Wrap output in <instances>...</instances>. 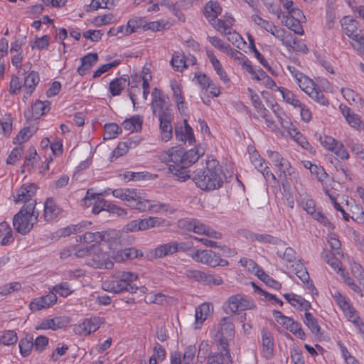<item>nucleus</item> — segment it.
Returning <instances> with one entry per match:
<instances>
[{
    "mask_svg": "<svg viewBox=\"0 0 364 364\" xmlns=\"http://www.w3.org/2000/svg\"><path fill=\"white\" fill-rule=\"evenodd\" d=\"M275 38L281 41L283 46H289L291 42V33L287 31L284 28H281L273 24L268 31Z\"/></svg>",
    "mask_w": 364,
    "mask_h": 364,
    "instance_id": "obj_49",
    "label": "nucleus"
},
{
    "mask_svg": "<svg viewBox=\"0 0 364 364\" xmlns=\"http://www.w3.org/2000/svg\"><path fill=\"white\" fill-rule=\"evenodd\" d=\"M36 201L24 204L14 216L13 225L16 232L27 234L37 223L39 213L36 210Z\"/></svg>",
    "mask_w": 364,
    "mask_h": 364,
    "instance_id": "obj_3",
    "label": "nucleus"
},
{
    "mask_svg": "<svg viewBox=\"0 0 364 364\" xmlns=\"http://www.w3.org/2000/svg\"><path fill=\"white\" fill-rule=\"evenodd\" d=\"M301 208L310 215L314 220L319 222L321 224L329 228L330 229L333 228V225L329 222L328 218L322 213L321 211L316 208V204L313 199H311L308 195H304L299 201Z\"/></svg>",
    "mask_w": 364,
    "mask_h": 364,
    "instance_id": "obj_12",
    "label": "nucleus"
},
{
    "mask_svg": "<svg viewBox=\"0 0 364 364\" xmlns=\"http://www.w3.org/2000/svg\"><path fill=\"white\" fill-rule=\"evenodd\" d=\"M191 257L196 261L211 267L217 266L225 267L228 265L226 259L220 258L215 252L208 250H196L191 255Z\"/></svg>",
    "mask_w": 364,
    "mask_h": 364,
    "instance_id": "obj_9",
    "label": "nucleus"
},
{
    "mask_svg": "<svg viewBox=\"0 0 364 364\" xmlns=\"http://www.w3.org/2000/svg\"><path fill=\"white\" fill-rule=\"evenodd\" d=\"M57 299L55 293L50 292L46 295L33 299L28 306L31 311H37L53 306L57 302Z\"/></svg>",
    "mask_w": 364,
    "mask_h": 364,
    "instance_id": "obj_22",
    "label": "nucleus"
},
{
    "mask_svg": "<svg viewBox=\"0 0 364 364\" xmlns=\"http://www.w3.org/2000/svg\"><path fill=\"white\" fill-rule=\"evenodd\" d=\"M14 240L13 232L9 223L5 221L0 223V245H9Z\"/></svg>",
    "mask_w": 364,
    "mask_h": 364,
    "instance_id": "obj_47",
    "label": "nucleus"
},
{
    "mask_svg": "<svg viewBox=\"0 0 364 364\" xmlns=\"http://www.w3.org/2000/svg\"><path fill=\"white\" fill-rule=\"evenodd\" d=\"M296 83L302 91L317 103L323 106H327L329 104L328 100L325 97L319 87L306 75H304Z\"/></svg>",
    "mask_w": 364,
    "mask_h": 364,
    "instance_id": "obj_7",
    "label": "nucleus"
},
{
    "mask_svg": "<svg viewBox=\"0 0 364 364\" xmlns=\"http://www.w3.org/2000/svg\"><path fill=\"white\" fill-rule=\"evenodd\" d=\"M226 304L227 307L232 313L252 309L255 307V304L253 301L241 294H236L230 296Z\"/></svg>",
    "mask_w": 364,
    "mask_h": 364,
    "instance_id": "obj_16",
    "label": "nucleus"
},
{
    "mask_svg": "<svg viewBox=\"0 0 364 364\" xmlns=\"http://www.w3.org/2000/svg\"><path fill=\"white\" fill-rule=\"evenodd\" d=\"M60 208L52 198H48L44 204L43 218L46 221H51L58 217Z\"/></svg>",
    "mask_w": 364,
    "mask_h": 364,
    "instance_id": "obj_43",
    "label": "nucleus"
},
{
    "mask_svg": "<svg viewBox=\"0 0 364 364\" xmlns=\"http://www.w3.org/2000/svg\"><path fill=\"white\" fill-rule=\"evenodd\" d=\"M90 257L86 259V264L96 269H112L114 267V262L110 258V255L105 252L97 245H90Z\"/></svg>",
    "mask_w": 364,
    "mask_h": 364,
    "instance_id": "obj_6",
    "label": "nucleus"
},
{
    "mask_svg": "<svg viewBox=\"0 0 364 364\" xmlns=\"http://www.w3.org/2000/svg\"><path fill=\"white\" fill-rule=\"evenodd\" d=\"M50 109L49 101L36 100L31 106V109L25 112L24 116L27 119H37L48 112Z\"/></svg>",
    "mask_w": 364,
    "mask_h": 364,
    "instance_id": "obj_23",
    "label": "nucleus"
},
{
    "mask_svg": "<svg viewBox=\"0 0 364 364\" xmlns=\"http://www.w3.org/2000/svg\"><path fill=\"white\" fill-rule=\"evenodd\" d=\"M134 209L137 210L139 212L159 213L162 212H168L169 210V206L166 204L161 203L156 200L145 199L141 196V200H139Z\"/></svg>",
    "mask_w": 364,
    "mask_h": 364,
    "instance_id": "obj_18",
    "label": "nucleus"
},
{
    "mask_svg": "<svg viewBox=\"0 0 364 364\" xmlns=\"http://www.w3.org/2000/svg\"><path fill=\"white\" fill-rule=\"evenodd\" d=\"M234 22L235 19L232 16L225 14L220 18H216L210 23L217 31L224 35L228 33V31L232 30Z\"/></svg>",
    "mask_w": 364,
    "mask_h": 364,
    "instance_id": "obj_34",
    "label": "nucleus"
},
{
    "mask_svg": "<svg viewBox=\"0 0 364 364\" xmlns=\"http://www.w3.org/2000/svg\"><path fill=\"white\" fill-rule=\"evenodd\" d=\"M170 86L178 110L181 114H185L187 111V105L182 95L181 86L175 79L171 80Z\"/></svg>",
    "mask_w": 364,
    "mask_h": 364,
    "instance_id": "obj_30",
    "label": "nucleus"
},
{
    "mask_svg": "<svg viewBox=\"0 0 364 364\" xmlns=\"http://www.w3.org/2000/svg\"><path fill=\"white\" fill-rule=\"evenodd\" d=\"M37 191V186L34 183H25L23 184L18 189L16 190V195L14 196V201L15 203H29L32 201Z\"/></svg>",
    "mask_w": 364,
    "mask_h": 364,
    "instance_id": "obj_21",
    "label": "nucleus"
},
{
    "mask_svg": "<svg viewBox=\"0 0 364 364\" xmlns=\"http://www.w3.org/2000/svg\"><path fill=\"white\" fill-rule=\"evenodd\" d=\"M170 63L176 71L182 72L188 67L185 56L180 53L173 54Z\"/></svg>",
    "mask_w": 364,
    "mask_h": 364,
    "instance_id": "obj_58",
    "label": "nucleus"
},
{
    "mask_svg": "<svg viewBox=\"0 0 364 364\" xmlns=\"http://www.w3.org/2000/svg\"><path fill=\"white\" fill-rule=\"evenodd\" d=\"M102 241L107 242L109 249L124 245L122 232L114 229L102 231Z\"/></svg>",
    "mask_w": 364,
    "mask_h": 364,
    "instance_id": "obj_27",
    "label": "nucleus"
},
{
    "mask_svg": "<svg viewBox=\"0 0 364 364\" xmlns=\"http://www.w3.org/2000/svg\"><path fill=\"white\" fill-rule=\"evenodd\" d=\"M285 299L294 308L299 311H309L311 308V304L302 296L293 294H284Z\"/></svg>",
    "mask_w": 364,
    "mask_h": 364,
    "instance_id": "obj_37",
    "label": "nucleus"
},
{
    "mask_svg": "<svg viewBox=\"0 0 364 364\" xmlns=\"http://www.w3.org/2000/svg\"><path fill=\"white\" fill-rule=\"evenodd\" d=\"M283 23L289 30L295 34L302 36L304 31L301 23L306 21V17L300 9L292 10L291 14L283 16Z\"/></svg>",
    "mask_w": 364,
    "mask_h": 364,
    "instance_id": "obj_13",
    "label": "nucleus"
},
{
    "mask_svg": "<svg viewBox=\"0 0 364 364\" xmlns=\"http://www.w3.org/2000/svg\"><path fill=\"white\" fill-rule=\"evenodd\" d=\"M207 56L212 64L215 71L219 75L220 79L225 83L228 84L230 82V79L223 69L220 62L214 55L213 51L209 49L206 50Z\"/></svg>",
    "mask_w": 364,
    "mask_h": 364,
    "instance_id": "obj_41",
    "label": "nucleus"
},
{
    "mask_svg": "<svg viewBox=\"0 0 364 364\" xmlns=\"http://www.w3.org/2000/svg\"><path fill=\"white\" fill-rule=\"evenodd\" d=\"M210 311V305L208 303H203L196 308L194 328H200L206 320Z\"/></svg>",
    "mask_w": 364,
    "mask_h": 364,
    "instance_id": "obj_45",
    "label": "nucleus"
},
{
    "mask_svg": "<svg viewBox=\"0 0 364 364\" xmlns=\"http://www.w3.org/2000/svg\"><path fill=\"white\" fill-rule=\"evenodd\" d=\"M39 160L40 156L37 154L36 149L34 147L28 148L27 155L22 166V172H24L25 168L28 170L33 168Z\"/></svg>",
    "mask_w": 364,
    "mask_h": 364,
    "instance_id": "obj_55",
    "label": "nucleus"
},
{
    "mask_svg": "<svg viewBox=\"0 0 364 364\" xmlns=\"http://www.w3.org/2000/svg\"><path fill=\"white\" fill-rule=\"evenodd\" d=\"M151 107L154 115L159 117L164 114H171L160 90L154 87L151 92Z\"/></svg>",
    "mask_w": 364,
    "mask_h": 364,
    "instance_id": "obj_19",
    "label": "nucleus"
},
{
    "mask_svg": "<svg viewBox=\"0 0 364 364\" xmlns=\"http://www.w3.org/2000/svg\"><path fill=\"white\" fill-rule=\"evenodd\" d=\"M341 93L343 97L348 101L350 105L357 107H363L364 101L361 96L355 92L354 90L350 88H342Z\"/></svg>",
    "mask_w": 364,
    "mask_h": 364,
    "instance_id": "obj_51",
    "label": "nucleus"
},
{
    "mask_svg": "<svg viewBox=\"0 0 364 364\" xmlns=\"http://www.w3.org/2000/svg\"><path fill=\"white\" fill-rule=\"evenodd\" d=\"M102 323L103 321L100 317L85 318L82 323L75 326L73 330L79 336H87L98 330Z\"/></svg>",
    "mask_w": 364,
    "mask_h": 364,
    "instance_id": "obj_17",
    "label": "nucleus"
},
{
    "mask_svg": "<svg viewBox=\"0 0 364 364\" xmlns=\"http://www.w3.org/2000/svg\"><path fill=\"white\" fill-rule=\"evenodd\" d=\"M18 348L21 355L26 358L30 355L33 348V339L31 336H26L20 340Z\"/></svg>",
    "mask_w": 364,
    "mask_h": 364,
    "instance_id": "obj_59",
    "label": "nucleus"
},
{
    "mask_svg": "<svg viewBox=\"0 0 364 364\" xmlns=\"http://www.w3.org/2000/svg\"><path fill=\"white\" fill-rule=\"evenodd\" d=\"M213 331L215 332L213 337L216 341L218 348L229 349L228 339H232L235 336V326L230 317H223L220 323L215 326Z\"/></svg>",
    "mask_w": 364,
    "mask_h": 364,
    "instance_id": "obj_4",
    "label": "nucleus"
},
{
    "mask_svg": "<svg viewBox=\"0 0 364 364\" xmlns=\"http://www.w3.org/2000/svg\"><path fill=\"white\" fill-rule=\"evenodd\" d=\"M277 91L280 92L284 102L293 107V108L298 109L303 104L297 95L291 90L285 87H278Z\"/></svg>",
    "mask_w": 364,
    "mask_h": 364,
    "instance_id": "obj_44",
    "label": "nucleus"
},
{
    "mask_svg": "<svg viewBox=\"0 0 364 364\" xmlns=\"http://www.w3.org/2000/svg\"><path fill=\"white\" fill-rule=\"evenodd\" d=\"M102 193H95L92 188L88 189L86 195L83 198L85 205L90 206L93 204L92 213L94 214H99L102 211L108 210L109 202L105 199H101L98 196H102Z\"/></svg>",
    "mask_w": 364,
    "mask_h": 364,
    "instance_id": "obj_15",
    "label": "nucleus"
},
{
    "mask_svg": "<svg viewBox=\"0 0 364 364\" xmlns=\"http://www.w3.org/2000/svg\"><path fill=\"white\" fill-rule=\"evenodd\" d=\"M129 85V77L123 75L112 80L109 83V90L112 96L115 97L121 94L122 91Z\"/></svg>",
    "mask_w": 364,
    "mask_h": 364,
    "instance_id": "obj_39",
    "label": "nucleus"
},
{
    "mask_svg": "<svg viewBox=\"0 0 364 364\" xmlns=\"http://www.w3.org/2000/svg\"><path fill=\"white\" fill-rule=\"evenodd\" d=\"M98 60L97 53H90L80 58L81 65L78 67L77 73L83 76L94 66Z\"/></svg>",
    "mask_w": 364,
    "mask_h": 364,
    "instance_id": "obj_40",
    "label": "nucleus"
},
{
    "mask_svg": "<svg viewBox=\"0 0 364 364\" xmlns=\"http://www.w3.org/2000/svg\"><path fill=\"white\" fill-rule=\"evenodd\" d=\"M39 80L40 79L38 73L36 71L30 72L28 75L25 77L23 85V90L25 92L23 97L24 102H26L28 97H30L34 92L36 85L39 82Z\"/></svg>",
    "mask_w": 364,
    "mask_h": 364,
    "instance_id": "obj_32",
    "label": "nucleus"
},
{
    "mask_svg": "<svg viewBox=\"0 0 364 364\" xmlns=\"http://www.w3.org/2000/svg\"><path fill=\"white\" fill-rule=\"evenodd\" d=\"M303 322L314 336H321V328L318 325L317 319L308 311H306L304 314Z\"/></svg>",
    "mask_w": 364,
    "mask_h": 364,
    "instance_id": "obj_52",
    "label": "nucleus"
},
{
    "mask_svg": "<svg viewBox=\"0 0 364 364\" xmlns=\"http://www.w3.org/2000/svg\"><path fill=\"white\" fill-rule=\"evenodd\" d=\"M165 220L158 217L134 220L124 226L123 231L125 232L142 231L154 227L163 226Z\"/></svg>",
    "mask_w": 364,
    "mask_h": 364,
    "instance_id": "obj_10",
    "label": "nucleus"
},
{
    "mask_svg": "<svg viewBox=\"0 0 364 364\" xmlns=\"http://www.w3.org/2000/svg\"><path fill=\"white\" fill-rule=\"evenodd\" d=\"M161 161L168 163V165L183 164V148L171 147L160 155Z\"/></svg>",
    "mask_w": 364,
    "mask_h": 364,
    "instance_id": "obj_26",
    "label": "nucleus"
},
{
    "mask_svg": "<svg viewBox=\"0 0 364 364\" xmlns=\"http://www.w3.org/2000/svg\"><path fill=\"white\" fill-rule=\"evenodd\" d=\"M202 154L199 153L198 149H192L185 151L183 149V164L189 166L196 163Z\"/></svg>",
    "mask_w": 364,
    "mask_h": 364,
    "instance_id": "obj_61",
    "label": "nucleus"
},
{
    "mask_svg": "<svg viewBox=\"0 0 364 364\" xmlns=\"http://www.w3.org/2000/svg\"><path fill=\"white\" fill-rule=\"evenodd\" d=\"M178 226L180 229L193 232L198 235H205L213 239L222 238V233L203 223L198 219L186 218L178 220Z\"/></svg>",
    "mask_w": 364,
    "mask_h": 364,
    "instance_id": "obj_5",
    "label": "nucleus"
},
{
    "mask_svg": "<svg viewBox=\"0 0 364 364\" xmlns=\"http://www.w3.org/2000/svg\"><path fill=\"white\" fill-rule=\"evenodd\" d=\"M143 124V119L139 115H134L132 117L125 119L122 126L124 129L133 133L140 132Z\"/></svg>",
    "mask_w": 364,
    "mask_h": 364,
    "instance_id": "obj_48",
    "label": "nucleus"
},
{
    "mask_svg": "<svg viewBox=\"0 0 364 364\" xmlns=\"http://www.w3.org/2000/svg\"><path fill=\"white\" fill-rule=\"evenodd\" d=\"M102 231L94 232L86 231L82 235H77V237H76V241L85 243H99L102 242Z\"/></svg>",
    "mask_w": 364,
    "mask_h": 364,
    "instance_id": "obj_56",
    "label": "nucleus"
},
{
    "mask_svg": "<svg viewBox=\"0 0 364 364\" xmlns=\"http://www.w3.org/2000/svg\"><path fill=\"white\" fill-rule=\"evenodd\" d=\"M339 108L342 115L352 128L356 130H360L364 127V124L363 123L360 117L352 112L348 107L346 105H340Z\"/></svg>",
    "mask_w": 364,
    "mask_h": 364,
    "instance_id": "obj_31",
    "label": "nucleus"
},
{
    "mask_svg": "<svg viewBox=\"0 0 364 364\" xmlns=\"http://www.w3.org/2000/svg\"><path fill=\"white\" fill-rule=\"evenodd\" d=\"M277 255L284 260L287 262V265L289 266H295L294 262L298 259L296 252L291 247H287L284 251L278 250Z\"/></svg>",
    "mask_w": 364,
    "mask_h": 364,
    "instance_id": "obj_57",
    "label": "nucleus"
},
{
    "mask_svg": "<svg viewBox=\"0 0 364 364\" xmlns=\"http://www.w3.org/2000/svg\"><path fill=\"white\" fill-rule=\"evenodd\" d=\"M255 274L259 279L270 287L274 289H279L282 287V284L279 282L269 277L262 269L257 268Z\"/></svg>",
    "mask_w": 364,
    "mask_h": 364,
    "instance_id": "obj_60",
    "label": "nucleus"
},
{
    "mask_svg": "<svg viewBox=\"0 0 364 364\" xmlns=\"http://www.w3.org/2000/svg\"><path fill=\"white\" fill-rule=\"evenodd\" d=\"M331 294L347 318L356 312L355 309L351 305L350 299L346 296L342 294L338 291H331Z\"/></svg>",
    "mask_w": 364,
    "mask_h": 364,
    "instance_id": "obj_25",
    "label": "nucleus"
},
{
    "mask_svg": "<svg viewBox=\"0 0 364 364\" xmlns=\"http://www.w3.org/2000/svg\"><path fill=\"white\" fill-rule=\"evenodd\" d=\"M341 26L344 33L354 42L361 36L358 31V22L350 16H345L341 21Z\"/></svg>",
    "mask_w": 364,
    "mask_h": 364,
    "instance_id": "obj_28",
    "label": "nucleus"
},
{
    "mask_svg": "<svg viewBox=\"0 0 364 364\" xmlns=\"http://www.w3.org/2000/svg\"><path fill=\"white\" fill-rule=\"evenodd\" d=\"M289 134L294 138V141L303 149L309 151L310 153L314 152V148L311 146L306 137L301 134L297 129L292 127L289 131Z\"/></svg>",
    "mask_w": 364,
    "mask_h": 364,
    "instance_id": "obj_54",
    "label": "nucleus"
},
{
    "mask_svg": "<svg viewBox=\"0 0 364 364\" xmlns=\"http://www.w3.org/2000/svg\"><path fill=\"white\" fill-rule=\"evenodd\" d=\"M243 70H246L251 75L252 79H253L257 82H261V80H262V77H264V75L265 73V72L263 70H262L261 68H254L252 65L251 62L245 63Z\"/></svg>",
    "mask_w": 364,
    "mask_h": 364,
    "instance_id": "obj_62",
    "label": "nucleus"
},
{
    "mask_svg": "<svg viewBox=\"0 0 364 364\" xmlns=\"http://www.w3.org/2000/svg\"><path fill=\"white\" fill-rule=\"evenodd\" d=\"M225 175L219 162L210 159L206 161L205 167L193 171L192 179L198 188L204 191L220 188L224 182Z\"/></svg>",
    "mask_w": 364,
    "mask_h": 364,
    "instance_id": "obj_1",
    "label": "nucleus"
},
{
    "mask_svg": "<svg viewBox=\"0 0 364 364\" xmlns=\"http://www.w3.org/2000/svg\"><path fill=\"white\" fill-rule=\"evenodd\" d=\"M219 353H213L207 357V364H231L232 358L230 350L218 348Z\"/></svg>",
    "mask_w": 364,
    "mask_h": 364,
    "instance_id": "obj_33",
    "label": "nucleus"
},
{
    "mask_svg": "<svg viewBox=\"0 0 364 364\" xmlns=\"http://www.w3.org/2000/svg\"><path fill=\"white\" fill-rule=\"evenodd\" d=\"M114 197L125 200L127 205L134 209L139 200H141V193L135 188H117L114 190L109 189Z\"/></svg>",
    "mask_w": 364,
    "mask_h": 364,
    "instance_id": "obj_14",
    "label": "nucleus"
},
{
    "mask_svg": "<svg viewBox=\"0 0 364 364\" xmlns=\"http://www.w3.org/2000/svg\"><path fill=\"white\" fill-rule=\"evenodd\" d=\"M335 255L336 254H334V252L331 253L329 251L324 250L321 252V257L337 273L343 274L344 273V269L341 267V262L335 257Z\"/></svg>",
    "mask_w": 364,
    "mask_h": 364,
    "instance_id": "obj_50",
    "label": "nucleus"
},
{
    "mask_svg": "<svg viewBox=\"0 0 364 364\" xmlns=\"http://www.w3.org/2000/svg\"><path fill=\"white\" fill-rule=\"evenodd\" d=\"M146 19L144 17L134 16L127 21L129 35L135 33L139 28H145Z\"/></svg>",
    "mask_w": 364,
    "mask_h": 364,
    "instance_id": "obj_63",
    "label": "nucleus"
},
{
    "mask_svg": "<svg viewBox=\"0 0 364 364\" xmlns=\"http://www.w3.org/2000/svg\"><path fill=\"white\" fill-rule=\"evenodd\" d=\"M184 126L176 127L175 129V135L178 141L186 142L188 141L190 144H192L194 141V135L193 129L188 124L186 119L183 120Z\"/></svg>",
    "mask_w": 364,
    "mask_h": 364,
    "instance_id": "obj_36",
    "label": "nucleus"
},
{
    "mask_svg": "<svg viewBox=\"0 0 364 364\" xmlns=\"http://www.w3.org/2000/svg\"><path fill=\"white\" fill-rule=\"evenodd\" d=\"M143 257V252L134 247H128L113 251L112 258L117 263Z\"/></svg>",
    "mask_w": 364,
    "mask_h": 364,
    "instance_id": "obj_24",
    "label": "nucleus"
},
{
    "mask_svg": "<svg viewBox=\"0 0 364 364\" xmlns=\"http://www.w3.org/2000/svg\"><path fill=\"white\" fill-rule=\"evenodd\" d=\"M69 323V318L66 316H55L53 318H47L41 321L35 326L37 331H57L67 326Z\"/></svg>",
    "mask_w": 364,
    "mask_h": 364,
    "instance_id": "obj_20",
    "label": "nucleus"
},
{
    "mask_svg": "<svg viewBox=\"0 0 364 364\" xmlns=\"http://www.w3.org/2000/svg\"><path fill=\"white\" fill-rule=\"evenodd\" d=\"M138 274L132 272L117 271L112 276L102 282L104 290L115 294H119L124 291L129 293H136L138 287L133 284L132 282L136 281Z\"/></svg>",
    "mask_w": 364,
    "mask_h": 364,
    "instance_id": "obj_2",
    "label": "nucleus"
},
{
    "mask_svg": "<svg viewBox=\"0 0 364 364\" xmlns=\"http://www.w3.org/2000/svg\"><path fill=\"white\" fill-rule=\"evenodd\" d=\"M250 159L254 166L261 172L264 177L270 176L272 178L275 179L274 175L270 172L265 161L260 156L257 151H254L252 153H250Z\"/></svg>",
    "mask_w": 364,
    "mask_h": 364,
    "instance_id": "obj_38",
    "label": "nucleus"
},
{
    "mask_svg": "<svg viewBox=\"0 0 364 364\" xmlns=\"http://www.w3.org/2000/svg\"><path fill=\"white\" fill-rule=\"evenodd\" d=\"M222 10L217 1H210L204 6L203 14L209 23H211L221 14Z\"/></svg>",
    "mask_w": 364,
    "mask_h": 364,
    "instance_id": "obj_46",
    "label": "nucleus"
},
{
    "mask_svg": "<svg viewBox=\"0 0 364 364\" xmlns=\"http://www.w3.org/2000/svg\"><path fill=\"white\" fill-rule=\"evenodd\" d=\"M262 355L269 360L273 356L274 342L269 331L263 330L262 332Z\"/></svg>",
    "mask_w": 364,
    "mask_h": 364,
    "instance_id": "obj_42",
    "label": "nucleus"
},
{
    "mask_svg": "<svg viewBox=\"0 0 364 364\" xmlns=\"http://www.w3.org/2000/svg\"><path fill=\"white\" fill-rule=\"evenodd\" d=\"M192 245L188 242H171L157 246L150 252L153 258H163L171 256L179 252H185L191 249Z\"/></svg>",
    "mask_w": 364,
    "mask_h": 364,
    "instance_id": "obj_8",
    "label": "nucleus"
},
{
    "mask_svg": "<svg viewBox=\"0 0 364 364\" xmlns=\"http://www.w3.org/2000/svg\"><path fill=\"white\" fill-rule=\"evenodd\" d=\"M223 283L222 277L203 272L200 284L208 286H219Z\"/></svg>",
    "mask_w": 364,
    "mask_h": 364,
    "instance_id": "obj_64",
    "label": "nucleus"
},
{
    "mask_svg": "<svg viewBox=\"0 0 364 364\" xmlns=\"http://www.w3.org/2000/svg\"><path fill=\"white\" fill-rule=\"evenodd\" d=\"M303 165L306 169L310 171L311 174L315 176L316 179L322 184V186L326 185L328 181H332V178L322 166L312 164L309 161H303Z\"/></svg>",
    "mask_w": 364,
    "mask_h": 364,
    "instance_id": "obj_29",
    "label": "nucleus"
},
{
    "mask_svg": "<svg viewBox=\"0 0 364 364\" xmlns=\"http://www.w3.org/2000/svg\"><path fill=\"white\" fill-rule=\"evenodd\" d=\"M158 118L160 122L159 129L161 139L164 141H168L173 136L172 115L164 114Z\"/></svg>",
    "mask_w": 364,
    "mask_h": 364,
    "instance_id": "obj_35",
    "label": "nucleus"
},
{
    "mask_svg": "<svg viewBox=\"0 0 364 364\" xmlns=\"http://www.w3.org/2000/svg\"><path fill=\"white\" fill-rule=\"evenodd\" d=\"M187 166L184 164L168 165L169 172H171L179 181H184L191 177Z\"/></svg>",
    "mask_w": 364,
    "mask_h": 364,
    "instance_id": "obj_53",
    "label": "nucleus"
},
{
    "mask_svg": "<svg viewBox=\"0 0 364 364\" xmlns=\"http://www.w3.org/2000/svg\"><path fill=\"white\" fill-rule=\"evenodd\" d=\"M273 316L279 324L282 325L287 330L289 331L296 338L301 340L306 339V333L299 322L294 321L291 317L284 315L281 311L277 310L273 311Z\"/></svg>",
    "mask_w": 364,
    "mask_h": 364,
    "instance_id": "obj_11",
    "label": "nucleus"
}]
</instances>
